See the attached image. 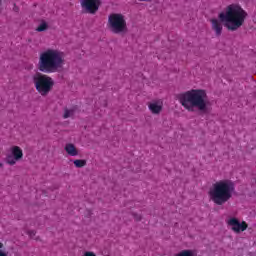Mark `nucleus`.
<instances>
[{"instance_id":"nucleus-16","label":"nucleus","mask_w":256,"mask_h":256,"mask_svg":"<svg viewBox=\"0 0 256 256\" xmlns=\"http://www.w3.org/2000/svg\"><path fill=\"white\" fill-rule=\"evenodd\" d=\"M48 27H49V26L47 25V23L42 22V23L36 28V31H38V33H41V32H43V31H47Z\"/></svg>"},{"instance_id":"nucleus-1","label":"nucleus","mask_w":256,"mask_h":256,"mask_svg":"<svg viewBox=\"0 0 256 256\" xmlns=\"http://www.w3.org/2000/svg\"><path fill=\"white\" fill-rule=\"evenodd\" d=\"M249 17V14L239 4H230L226 7L225 12H221L218 15V19H210L212 30L216 37H221L223 33V24L228 31H237L245 25V21ZM220 19V20H219Z\"/></svg>"},{"instance_id":"nucleus-4","label":"nucleus","mask_w":256,"mask_h":256,"mask_svg":"<svg viewBox=\"0 0 256 256\" xmlns=\"http://www.w3.org/2000/svg\"><path fill=\"white\" fill-rule=\"evenodd\" d=\"M233 193H235V183L226 179L214 183L208 192V196L214 205L221 206L231 201Z\"/></svg>"},{"instance_id":"nucleus-18","label":"nucleus","mask_w":256,"mask_h":256,"mask_svg":"<svg viewBox=\"0 0 256 256\" xmlns=\"http://www.w3.org/2000/svg\"><path fill=\"white\" fill-rule=\"evenodd\" d=\"M134 219L136 221H141V215H134Z\"/></svg>"},{"instance_id":"nucleus-10","label":"nucleus","mask_w":256,"mask_h":256,"mask_svg":"<svg viewBox=\"0 0 256 256\" xmlns=\"http://www.w3.org/2000/svg\"><path fill=\"white\" fill-rule=\"evenodd\" d=\"M11 153L17 161H21V159H23V150L21 149V147L13 146L11 148Z\"/></svg>"},{"instance_id":"nucleus-22","label":"nucleus","mask_w":256,"mask_h":256,"mask_svg":"<svg viewBox=\"0 0 256 256\" xmlns=\"http://www.w3.org/2000/svg\"><path fill=\"white\" fill-rule=\"evenodd\" d=\"M1 1H2V0H0V5H1Z\"/></svg>"},{"instance_id":"nucleus-20","label":"nucleus","mask_w":256,"mask_h":256,"mask_svg":"<svg viewBox=\"0 0 256 256\" xmlns=\"http://www.w3.org/2000/svg\"><path fill=\"white\" fill-rule=\"evenodd\" d=\"M0 249H3V243L0 242Z\"/></svg>"},{"instance_id":"nucleus-6","label":"nucleus","mask_w":256,"mask_h":256,"mask_svg":"<svg viewBox=\"0 0 256 256\" xmlns=\"http://www.w3.org/2000/svg\"><path fill=\"white\" fill-rule=\"evenodd\" d=\"M108 29L115 35L127 33V20L122 13H111L108 16Z\"/></svg>"},{"instance_id":"nucleus-3","label":"nucleus","mask_w":256,"mask_h":256,"mask_svg":"<svg viewBox=\"0 0 256 256\" xmlns=\"http://www.w3.org/2000/svg\"><path fill=\"white\" fill-rule=\"evenodd\" d=\"M65 65V54L57 49H47L39 56L38 70L41 73H57Z\"/></svg>"},{"instance_id":"nucleus-17","label":"nucleus","mask_w":256,"mask_h":256,"mask_svg":"<svg viewBox=\"0 0 256 256\" xmlns=\"http://www.w3.org/2000/svg\"><path fill=\"white\" fill-rule=\"evenodd\" d=\"M29 237H31V239H33V236L35 235V231L31 230L28 232Z\"/></svg>"},{"instance_id":"nucleus-9","label":"nucleus","mask_w":256,"mask_h":256,"mask_svg":"<svg viewBox=\"0 0 256 256\" xmlns=\"http://www.w3.org/2000/svg\"><path fill=\"white\" fill-rule=\"evenodd\" d=\"M64 150L70 157H77L79 155V150H77V147H75V144L68 143L65 145Z\"/></svg>"},{"instance_id":"nucleus-14","label":"nucleus","mask_w":256,"mask_h":256,"mask_svg":"<svg viewBox=\"0 0 256 256\" xmlns=\"http://www.w3.org/2000/svg\"><path fill=\"white\" fill-rule=\"evenodd\" d=\"M17 161H19V160L15 159L13 154L12 155L9 154L6 156V163L8 165H15L17 163Z\"/></svg>"},{"instance_id":"nucleus-19","label":"nucleus","mask_w":256,"mask_h":256,"mask_svg":"<svg viewBox=\"0 0 256 256\" xmlns=\"http://www.w3.org/2000/svg\"><path fill=\"white\" fill-rule=\"evenodd\" d=\"M0 256H7V252L0 249Z\"/></svg>"},{"instance_id":"nucleus-5","label":"nucleus","mask_w":256,"mask_h":256,"mask_svg":"<svg viewBox=\"0 0 256 256\" xmlns=\"http://www.w3.org/2000/svg\"><path fill=\"white\" fill-rule=\"evenodd\" d=\"M32 83L42 97H47L48 93L53 91V87H55V81L53 78L47 74H43L41 72H36L32 76Z\"/></svg>"},{"instance_id":"nucleus-7","label":"nucleus","mask_w":256,"mask_h":256,"mask_svg":"<svg viewBox=\"0 0 256 256\" xmlns=\"http://www.w3.org/2000/svg\"><path fill=\"white\" fill-rule=\"evenodd\" d=\"M101 0H81L80 5L84 13L95 15L101 7Z\"/></svg>"},{"instance_id":"nucleus-15","label":"nucleus","mask_w":256,"mask_h":256,"mask_svg":"<svg viewBox=\"0 0 256 256\" xmlns=\"http://www.w3.org/2000/svg\"><path fill=\"white\" fill-rule=\"evenodd\" d=\"M176 256H195V253H193V250H182Z\"/></svg>"},{"instance_id":"nucleus-21","label":"nucleus","mask_w":256,"mask_h":256,"mask_svg":"<svg viewBox=\"0 0 256 256\" xmlns=\"http://www.w3.org/2000/svg\"><path fill=\"white\" fill-rule=\"evenodd\" d=\"M0 167H3V164L0 162Z\"/></svg>"},{"instance_id":"nucleus-2","label":"nucleus","mask_w":256,"mask_h":256,"mask_svg":"<svg viewBox=\"0 0 256 256\" xmlns=\"http://www.w3.org/2000/svg\"><path fill=\"white\" fill-rule=\"evenodd\" d=\"M176 98L186 111H207V92L203 89H191L177 94Z\"/></svg>"},{"instance_id":"nucleus-12","label":"nucleus","mask_w":256,"mask_h":256,"mask_svg":"<svg viewBox=\"0 0 256 256\" xmlns=\"http://www.w3.org/2000/svg\"><path fill=\"white\" fill-rule=\"evenodd\" d=\"M74 165L78 169H81L82 167H85V165H87V160H83V159L74 160Z\"/></svg>"},{"instance_id":"nucleus-8","label":"nucleus","mask_w":256,"mask_h":256,"mask_svg":"<svg viewBox=\"0 0 256 256\" xmlns=\"http://www.w3.org/2000/svg\"><path fill=\"white\" fill-rule=\"evenodd\" d=\"M227 225H228V227H231V230L234 233H243V231H247V227H249L247 222H245V221L239 222V219H237V218L228 219Z\"/></svg>"},{"instance_id":"nucleus-13","label":"nucleus","mask_w":256,"mask_h":256,"mask_svg":"<svg viewBox=\"0 0 256 256\" xmlns=\"http://www.w3.org/2000/svg\"><path fill=\"white\" fill-rule=\"evenodd\" d=\"M73 115H75V109L65 108L64 115H63L64 119H69V117H73Z\"/></svg>"},{"instance_id":"nucleus-11","label":"nucleus","mask_w":256,"mask_h":256,"mask_svg":"<svg viewBox=\"0 0 256 256\" xmlns=\"http://www.w3.org/2000/svg\"><path fill=\"white\" fill-rule=\"evenodd\" d=\"M148 108L151 111V113H153V115H159V113L163 111V105L157 103H150L148 105Z\"/></svg>"}]
</instances>
